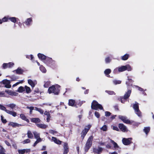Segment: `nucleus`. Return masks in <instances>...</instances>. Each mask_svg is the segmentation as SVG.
Instances as JSON below:
<instances>
[{
    "mask_svg": "<svg viewBox=\"0 0 154 154\" xmlns=\"http://www.w3.org/2000/svg\"><path fill=\"white\" fill-rule=\"evenodd\" d=\"M126 70L128 71L131 70L132 68L129 65L127 64L125 66L117 67L114 69L113 72L114 73H117L118 72H123Z\"/></svg>",
    "mask_w": 154,
    "mask_h": 154,
    "instance_id": "f257e3e1",
    "label": "nucleus"
},
{
    "mask_svg": "<svg viewBox=\"0 0 154 154\" xmlns=\"http://www.w3.org/2000/svg\"><path fill=\"white\" fill-rule=\"evenodd\" d=\"M60 87V86L58 85H52L49 88L48 91L49 94L53 93L57 95L60 92L59 88Z\"/></svg>",
    "mask_w": 154,
    "mask_h": 154,
    "instance_id": "f03ea898",
    "label": "nucleus"
},
{
    "mask_svg": "<svg viewBox=\"0 0 154 154\" xmlns=\"http://www.w3.org/2000/svg\"><path fill=\"white\" fill-rule=\"evenodd\" d=\"M93 139V137L92 136H90L88 139L85 147V152H87L91 146Z\"/></svg>",
    "mask_w": 154,
    "mask_h": 154,
    "instance_id": "7ed1b4c3",
    "label": "nucleus"
},
{
    "mask_svg": "<svg viewBox=\"0 0 154 154\" xmlns=\"http://www.w3.org/2000/svg\"><path fill=\"white\" fill-rule=\"evenodd\" d=\"M0 109L5 111L7 113L11 115L14 117H16L17 116V113L15 112L7 109L5 106L0 104Z\"/></svg>",
    "mask_w": 154,
    "mask_h": 154,
    "instance_id": "20e7f679",
    "label": "nucleus"
},
{
    "mask_svg": "<svg viewBox=\"0 0 154 154\" xmlns=\"http://www.w3.org/2000/svg\"><path fill=\"white\" fill-rule=\"evenodd\" d=\"M91 107L92 109L96 110H97L98 109H103V107L102 105L99 104L95 100H94L93 101L91 104Z\"/></svg>",
    "mask_w": 154,
    "mask_h": 154,
    "instance_id": "39448f33",
    "label": "nucleus"
},
{
    "mask_svg": "<svg viewBox=\"0 0 154 154\" xmlns=\"http://www.w3.org/2000/svg\"><path fill=\"white\" fill-rule=\"evenodd\" d=\"M119 118L121 119L125 123L132 124L133 125H135V122L133 121H130L128 120L127 117L125 116H119Z\"/></svg>",
    "mask_w": 154,
    "mask_h": 154,
    "instance_id": "423d86ee",
    "label": "nucleus"
},
{
    "mask_svg": "<svg viewBox=\"0 0 154 154\" xmlns=\"http://www.w3.org/2000/svg\"><path fill=\"white\" fill-rule=\"evenodd\" d=\"M133 108L135 110L136 114L139 116H141V113L139 109V104L135 102L133 105Z\"/></svg>",
    "mask_w": 154,
    "mask_h": 154,
    "instance_id": "0eeeda50",
    "label": "nucleus"
},
{
    "mask_svg": "<svg viewBox=\"0 0 154 154\" xmlns=\"http://www.w3.org/2000/svg\"><path fill=\"white\" fill-rule=\"evenodd\" d=\"M91 127V125H88L85 126L84 129L82 131L81 134V137L82 138V139H84Z\"/></svg>",
    "mask_w": 154,
    "mask_h": 154,
    "instance_id": "6e6552de",
    "label": "nucleus"
},
{
    "mask_svg": "<svg viewBox=\"0 0 154 154\" xmlns=\"http://www.w3.org/2000/svg\"><path fill=\"white\" fill-rule=\"evenodd\" d=\"M49 66H54L55 64V61L51 58L48 57L46 59V62L45 63Z\"/></svg>",
    "mask_w": 154,
    "mask_h": 154,
    "instance_id": "1a4fd4ad",
    "label": "nucleus"
},
{
    "mask_svg": "<svg viewBox=\"0 0 154 154\" xmlns=\"http://www.w3.org/2000/svg\"><path fill=\"white\" fill-rule=\"evenodd\" d=\"M2 83L5 85V87L7 88H10L11 85L10 84V81L7 79H5L2 81Z\"/></svg>",
    "mask_w": 154,
    "mask_h": 154,
    "instance_id": "9d476101",
    "label": "nucleus"
},
{
    "mask_svg": "<svg viewBox=\"0 0 154 154\" xmlns=\"http://www.w3.org/2000/svg\"><path fill=\"white\" fill-rule=\"evenodd\" d=\"M131 92V91L130 90H129L128 91L125 93V94L124 96V97L122 98L121 99V101L122 103H123V101L122 99H128L130 96Z\"/></svg>",
    "mask_w": 154,
    "mask_h": 154,
    "instance_id": "9b49d317",
    "label": "nucleus"
},
{
    "mask_svg": "<svg viewBox=\"0 0 154 154\" xmlns=\"http://www.w3.org/2000/svg\"><path fill=\"white\" fill-rule=\"evenodd\" d=\"M28 83L31 86L32 88L34 87L35 85L37 84V82L35 80H32L30 79L28 80Z\"/></svg>",
    "mask_w": 154,
    "mask_h": 154,
    "instance_id": "f8f14e48",
    "label": "nucleus"
},
{
    "mask_svg": "<svg viewBox=\"0 0 154 154\" xmlns=\"http://www.w3.org/2000/svg\"><path fill=\"white\" fill-rule=\"evenodd\" d=\"M14 64L12 62H10L8 63H4L3 65V68L5 69L7 68H10L12 67Z\"/></svg>",
    "mask_w": 154,
    "mask_h": 154,
    "instance_id": "ddd939ff",
    "label": "nucleus"
},
{
    "mask_svg": "<svg viewBox=\"0 0 154 154\" xmlns=\"http://www.w3.org/2000/svg\"><path fill=\"white\" fill-rule=\"evenodd\" d=\"M131 138H129L127 139L123 138L122 140L123 143L125 145H128L131 143V141L132 140Z\"/></svg>",
    "mask_w": 154,
    "mask_h": 154,
    "instance_id": "4468645a",
    "label": "nucleus"
},
{
    "mask_svg": "<svg viewBox=\"0 0 154 154\" xmlns=\"http://www.w3.org/2000/svg\"><path fill=\"white\" fill-rule=\"evenodd\" d=\"M68 104L69 106L77 107L76 105V102L75 100L70 99L69 100Z\"/></svg>",
    "mask_w": 154,
    "mask_h": 154,
    "instance_id": "2eb2a0df",
    "label": "nucleus"
},
{
    "mask_svg": "<svg viewBox=\"0 0 154 154\" xmlns=\"http://www.w3.org/2000/svg\"><path fill=\"white\" fill-rule=\"evenodd\" d=\"M119 127L120 129L123 132H125L127 131V128L126 127L122 124H119Z\"/></svg>",
    "mask_w": 154,
    "mask_h": 154,
    "instance_id": "dca6fc26",
    "label": "nucleus"
},
{
    "mask_svg": "<svg viewBox=\"0 0 154 154\" xmlns=\"http://www.w3.org/2000/svg\"><path fill=\"white\" fill-rule=\"evenodd\" d=\"M6 106L9 107L12 109H14L15 108H18V106L16 105V104L14 103H11L6 105Z\"/></svg>",
    "mask_w": 154,
    "mask_h": 154,
    "instance_id": "f3484780",
    "label": "nucleus"
},
{
    "mask_svg": "<svg viewBox=\"0 0 154 154\" xmlns=\"http://www.w3.org/2000/svg\"><path fill=\"white\" fill-rule=\"evenodd\" d=\"M5 92L7 93L9 95L11 96H17L18 94L16 92H13L11 90H6Z\"/></svg>",
    "mask_w": 154,
    "mask_h": 154,
    "instance_id": "a211bd4d",
    "label": "nucleus"
},
{
    "mask_svg": "<svg viewBox=\"0 0 154 154\" xmlns=\"http://www.w3.org/2000/svg\"><path fill=\"white\" fill-rule=\"evenodd\" d=\"M38 56L39 58L42 61L45 60L46 59V57L42 54L38 53Z\"/></svg>",
    "mask_w": 154,
    "mask_h": 154,
    "instance_id": "6ab92c4d",
    "label": "nucleus"
},
{
    "mask_svg": "<svg viewBox=\"0 0 154 154\" xmlns=\"http://www.w3.org/2000/svg\"><path fill=\"white\" fill-rule=\"evenodd\" d=\"M51 140L52 141H54L55 143L57 144H60L61 143V141L57 139L56 137H52Z\"/></svg>",
    "mask_w": 154,
    "mask_h": 154,
    "instance_id": "aec40b11",
    "label": "nucleus"
},
{
    "mask_svg": "<svg viewBox=\"0 0 154 154\" xmlns=\"http://www.w3.org/2000/svg\"><path fill=\"white\" fill-rule=\"evenodd\" d=\"M103 150V148L101 147H98V148H94L93 152L94 153H99Z\"/></svg>",
    "mask_w": 154,
    "mask_h": 154,
    "instance_id": "412c9836",
    "label": "nucleus"
},
{
    "mask_svg": "<svg viewBox=\"0 0 154 154\" xmlns=\"http://www.w3.org/2000/svg\"><path fill=\"white\" fill-rule=\"evenodd\" d=\"M9 125H11L13 127H19L21 126V125H20L18 123L12 122H10L8 124Z\"/></svg>",
    "mask_w": 154,
    "mask_h": 154,
    "instance_id": "4be33fe9",
    "label": "nucleus"
},
{
    "mask_svg": "<svg viewBox=\"0 0 154 154\" xmlns=\"http://www.w3.org/2000/svg\"><path fill=\"white\" fill-rule=\"evenodd\" d=\"M44 114L47 116V121L48 122H49L51 118L49 112H48L45 111L44 113Z\"/></svg>",
    "mask_w": 154,
    "mask_h": 154,
    "instance_id": "5701e85b",
    "label": "nucleus"
},
{
    "mask_svg": "<svg viewBox=\"0 0 154 154\" xmlns=\"http://www.w3.org/2000/svg\"><path fill=\"white\" fill-rule=\"evenodd\" d=\"M13 72H15L17 74H22L23 72V70L21 68H18L17 69L14 70Z\"/></svg>",
    "mask_w": 154,
    "mask_h": 154,
    "instance_id": "b1692460",
    "label": "nucleus"
},
{
    "mask_svg": "<svg viewBox=\"0 0 154 154\" xmlns=\"http://www.w3.org/2000/svg\"><path fill=\"white\" fill-rule=\"evenodd\" d=\"M63 147L64 149V152L68 153L69 150H68V144L66 143H64L63 145Z\"/></svg>",
    "mask_w": 154,
    "mask_h": 154,
    "instance_id": "393cba45",
    "label": "nucleus"
},
{
    "mask_svg": "<svg viewBox=\"0 0 154 154\" xmlns=\"http://www.w3.org/2000/svg\"><path fill=\"white\" fill-rule=\"evenodd\" d=\"M32 21V19L31 18H28L25 22L26 24L28 26H29Z\"/></svg>",
    "mask_w": 154,
    "mask_h": 154,
    "instance_id": "a878e982",
    "label": "nucleus"
},
{
    "mask_svg": "<svg viewBox=\"0 0 154 154\" xmlns=\"http://www.w3.org/2000/svg\"><path fill=\"white\" fill-rule=\"evenodd\" d=\"M44 87L45 88H48L50 85L51 82L48 80L44 81Z\"/></svg>",
    "mask_w": 154,
    "mask_h": 154,
    "instance_id": "bb28decb",
    "label": "nucleus"
},
{
    "mask_svg": "<svg viewBox=\"0 0 154 154\" xmlns=\"http://www.w3.org/2000/svg\"><path fill=\"white\" fill-rule=\"evenodd\" d=\"M20 118L23 120L26 121L27 122H29V120L26 118L25 115L23 114L20 115Z\"/></svg>",
    "mask_w": 154,
    "mask_h": 154,
    "instance_id": "cd10ccee",
    "label": "nucleus"
},
{
    "mask_svg": "<svg viewBox=\"0 0 154 154\" xmlns=\"http://www.w3.org/2000/svg\"><path fill=\"white\" fill-rule=\"evenodd\" d=\"M5 150L4 148L0 145V154H6Z\"/></svg>",
    "mask_w": 154,
    "mask_h": 154,
    "instance_id": "c85d7f7f",
    "label": "nucleus"
},
{
    "mask_svg": "<svg viewBox=\"0 0 154 154\" xmlns=\"http://www.w3.org/2000/svg\"><path fill=\"white\" fill-rule=\"evenodd\" d=\"M36 125L38 127L42 129L45 128L47 127V126L44 124H37Z\"/></svg>",
    "mask_w": 154,
    "mask_h": 154,
    "instance_id": "c756f323",
    "label": "nucleus"
},
{
    "mask_svg": "<svg viewBox=\"0 0 154 154\" xmlns=\"http://www.w3.org/2000/svg\"><path fill=\"white\" fill-rule=\"evenodd\" d=\"M18 19L17 18L14 17H9V20L12 22L15 23L17 21V20Z\"/></svg>",
    "mask_w": 154,
    "mask_h": 154,
    "instance_id": "7c9ffc66",
    "label": "nucleus"
},
{
    "mask_svg": "<svg viewBox=\"0 0 154 154\" xmlns=\"http://www.w3.org/2000/svg\"><path fill=\"white\" fill-rule=\"evenodd\" d=\"M28 137L30 139H32L33 137V135L31 131H28L27 133Z\"/></svg>",
    "mask_w": 154,
    "mask_h": 154,
    "instance_id": "2f4dec72",
    "label": "nucleus"
},
{
    "mask_svg": "<svg viewBox=\"0 0 154 154\" xmlns=\"http://www.w3.org/2000/svg\"><path fill=\"white\" fill-rule=\"evenodd\" d=\"M31 121L33 122L37 123L39 122L40 120L38 118H34L32 119Z\"/></svg>",
    "mask_w": 154,
    "mask_h": 154,
    "instance_id": "473e14b6",
    "label": "nucleus"
},
{
    "mask_svg": "<svg viewBox=\"0 0 154 154\" xmlns=\"http://www.w3.org/2000/svg\"><path fill=\"white\" fill-rule=\"evenodd\" d=\"M133 82V81L131 79H128L127 81H126V83L128 86H130L132 85V83Z\"/></svg>",
    "mask_w": 154,
    "mask_h": 154,
    "instance_id": "72a5a7b5",
    "label": "nucleus"
},
{
    "mask_svg": "<svg viewBox=\"0 0 154 154\" xmlns=\"http://www.w3.org/2000/svg\"><path fill=\"white\" fill-rule=\"evenodd\" d=\"M33 133L35 138H38L40 137V134L39 133L35 131H34L33 132Z\"/></svg>",
    "mask_w": 154,
    "mask_h": 154,
    "instance_id": "f704fd0d",
    "label": "nucleus"
},
{
    "mask_svg": "<svg viewBox=\"0 0 154 154\" xmlns=\"http://www.w3.org/2000/svg\"><path fill=\"white\" fill-rule=\"evenodd\" d=\"M26 152H28L27 149H24L21 150H18V152L19 154H23Z\"/></svg>",
    "mask_w": 154,
    "mask_h": 154,
    "instance_id": "c9c22d12",
    "label": "nucleus"
},
{
    "mask_svg": "<svg viewBox=\"0 0 154 154\" xmlns=\"http://www.w3.org/2000/svg\"><path fill=\"white\" fill-rule=\"evenodd\" d=\"M111 72V70L110 69H107L104 72L105 74L107 75V77H109L108 75Z\"/></svg>",
    "mask_w": 154,
    "mask_h": 154,
    "instance_id": "e433bc0d",
    "label": "nucleus"
},
{
    "mask_svg": "<svg viewBox=\"0 0 154 154\" xmlns=\"http://www.w3.org/2000/svg\"><path fill=\"white\" fill-rule=\"evenodd\" d=\"M24 91V88L22 86H20L18 88L17 90V91L19 93H22Z\"/></svg>",
    "mask_w": 154,
    "mask_h": 154,
    "instance_id": "4c0bfd02",
    "label": "nucleus"
},
{
    "mask_svg": "<svg viewBox=\"0 0 154 154\" xmlns=\"http://www.w3.org/2000/svg\"><path fill=\"white\" fill-rule=\"evenodd\" d=\"M129 57V55L128 54H125L122 57V60H127Z\"/></svg>",
    "mask_w": 154,
    "mask_h": 154,
    "instance_id": "58836bf2",
    "label": "nucleus"
},
{
    "mask_svg": "<svg viewBox=\"0 0 154 154\" xmlns=\"http://www.w3.org/2000/svg\"><path fill=\"white\" fill-rule=\"evenodd\" d=\"M40 69L41 70V71L44 73H45L46 72V70L45 68V67L43 66H41L40 67Z\"/></svg>",
    "mask_w": 154,
    "mask_h": 154,
    "instance_id": "ea45409f",
    "label": "nucleus"
},
{
    "mask_svg": "<svg viewBox=\"0 0 154 154\" xmlns=\"http://www.w3.org/2000/svg\"><path fill=\"white\" fill-rule=\"evenodd\" d=\"M150 130V128L149 127H147L144 128L143 130L144 132L146 134H147L149 132Z\"/></svg>",
    "mask_w": 154,
    "mask_h": 154,
    "instance_id": "a19ab883",
    "label": "nucleus"
},
{
    "mask_svg": "<svg viewBox=\"0 0 154 154\" xmlns=\"http://www.w3.org/2000/svg\"><path fill=\"white\" fill-rule=\"evenodd\" d=\"M24 88L26 90V92L27 93H29L31 92V91L30 87L27 86H25Z\"/></svg>",
    "mask_w": 154,
    "mask_h": 154,
    "instance_id": "79ce46f5",
    "label": "nucleus"
},
{
    "mask_svg": "<svg viewBox=\"0 0 154 154\" xmlns=\"http://www.w3.org/2000/svg\"><path fill=\"white\" fill-rule=\"evenodd\" d=\"M110 141L113 144V145L114 147L115 148H118L119 146L113 140H110Z\"/></svg>",
    "mask_w": 154,
    "mask_h": 154,
    "instance_id": "37998d69",
    "label": "nucleus"
},
{
    "mask_svg": "<svg viewBox=\"0 0 154 154\" xmlns=\"http://www.w3.org/2000/svg\"><path fill=\"white\" fill-rule=\"evenodd\" d=\"M105 92L107 93L108 94L110 95H115V93L112 91H106Z\"/></svg>",
    "mask_w": 154,
    "mask_h": 154,
    "instance_id": "c03bdc74",
    "label": "nucleus"
},
{
    "mask_svg": "<svg viewBox=\"0 0 154 154\" xmlns=\"http://www.w3.org/2000/svg\"><path fill=\"white\" fill-rule=\"evenodd\" d=\"M30 142V140L29 139H27L26 140H25L22 142L23 144L29 143Z\"/></svg>",
    "mask_w": 154,
    "mask_h": 154,
    "instance_id": "a18cd8bd",
    "label": "nucleus"
},
{
    "mask_svg": "<svg viewBox=\"0 0 154 154\" xmlns=\"http://www.w3.org/2000/svg\"><path fill=\"white\" fill-rule=\"evenodd\" d=\"M26 108L27 109H30L29 113L30 114H32V110L34 109V107L32 106H27Z\"/></svg>",
    "mask_w": 154,
    "mask_h": 154,
    "instance_id": "49530a36",
    "label": "nucleus"
},
{
    "mask_svg": "<svg viewBox=\"0 0 154 154\" xmlns=\"http://www.w3.org/2000/svg\"><path fill=\"white\" fill-rule=\"evenodd\" d=\"M111 60V59L109 57H108L106 58L105 59V61L106 63H109Z\"/></svg>",
    "mask_w": 154,
    "mask_h": 154,
    "instance_id": "de8ad7c7",
    "label": "nucleus"
},
{
    "mask_svg": "<svg viewBox=\"0 0 154 154\" xmlns=\"http://www.w3.org/2000/svg\"><path fill=\"white\" fill-rule=\"evenodd\" d=\"M113 83L115 85L119 84L121 83V81L115 80L113 81Z\"/></svg>",
    "mask_w": 154,
    "mask_h": 154,
    "instance_id": "09e8293b",
    "label": "nucleus"
},
{
    "mask_svg": "<svg viewBox=\"0 0 154 154\" xmlns=\"http://www.w3.org/2000/svg\"><path fill=\"white\" fill-rule=\"evenodd\" d=\"M100 129L103 131H106L107 130V127L106 125H104L100 128Z\"/></svg>",
    "mask_w": 154,
    "mask_h": 154,
    "instance_id": "8fccbe9b",
    "label": "nucleus"
},
{
    "mask_svg": "<svg viewBox=\"0 0 154 154\" xmlns=\"http://www.w3.org/2000/svg\"><path fill=\"white\" fill-rule=\"evenodd\" d=\"M9 17L7 16L4 17L2 19L4 22H7L8 19H9Z\"/></svg>",
    "mask_w": 154,
    "mask_h": 154,
    "instance_id": "3c124183",
    "label": "nucleus"
},
{
    "mask_svg": "<svg viewBox=\"0 0 154 154\" xmlns=\"http://www.w3.org/2000/svg\"><path fill=\"white\" fill-rule=\"evenodd\" d=\"M1 118L2 122L4 123H5L7 122L6 119H4V117L2 116H1Z\"/></svg>",
    "mask_w": 154,
    "mask_h": 154,
    "instance_id": "603ef678",
    "label": "nucleus"
},
{
    "mask_svg": "<svg viewBox=\"0 0 154 154\" xmlns=\"http://www.w3.org/2000/svg\"><path fill=\"white\" fill-rule=\"evenodd\" d=\"M0 97H6L4 91H0Z\"/></svg>",
    "mask_w": 154,
    "mask_h": 154,
    "instance_id": "864d4df0",
    "label": "nucleus"
},
{
    "mask_svg": "<svg viewBox=\"0 0 154 154\" xmlns=\"http://www.w3.org/2000/svg\"><path fill=\"white\" fill-rule=\"evenodd\" d=\"M23 80L21 81L20 82H17L15 84L13 85V87H14L17 85L18 84L20 83H22L23 82Z\"/></svg>",
    "mask_w": 154,
    "mask_h": 154,
    "instance_id": "5fc2aeb1",
    "label": "nucleus"
},
{
    "mask_svg": "<svg viewBox=\"0 0 154 154\" xmlns=\"http://www.w3.org/2000/svg\"><path fill=\"white\" fill-rule=\"evenodd\" d=\"M95 116L97 118H99L100 116V115L99 112L96 111L94 113Z\"/></svg>",
    "mask_w": 154,
    "mask_h": 154,
    "instance_id": "6e6d98bb",
    "label": "nucleus"
},
{
    "mask_svg": "<svg viewBox=\"0 0 154 154\" xmlns=\"http://www.w3.org/2000/svg\"><path fill=\"white\" fill-rule=\"evenodd\" d=\"M112 127L113 130H116V131H119V129L116 126H112Z\"/></svg>",
    "mask_w": 154,
    "mask_h": 154,
    "instance_id": "4d7b16f0",
    "label": "nucleus"
},
{
    "mask_svg": "<svg viewBox=\"0 0 154 154\" xmlns=\"http://www.w3.org/2000/svg\"><path fill=\"white\" fill-rule=\"evenodd\" d=\"M111 115V113L109 112L106 111L105 112V116H109Z\"/></svg>",
    "mask_w": 154,
    "mask_h": 154,
    "instance_id": "13d9d810",
    "label": "nucleus"
},
{
    "mask_svg": "<svg viewBox=\"0 0 154 154\" xmlns=\"http://www.w3.org/2000/svg\"><path fill=\"white\" fill-rule=\"evenodd\" d=\"M11 81H15L17 79L16 77L14 76H11Z\"/></svg>",
    "mask_w": 154,
    "mask_h": 154,
    "instance_id": "bf43d9fd",
    "label": "nucleus"
},
{
    "mask_svg": "<svg viewBox=\"0 0 154 154\" xmlns=\"http://www.w3.org/2000/svg\"><path fill=\"white\" fill-rule=\"evenodd\" d=\"M38 111L41 114H43L44 112L43 110L40 108L39 109Z\"/></svg>",
    "mask_w": 154,
    "mask_h": 154,
    "instance_id": "052dcab7",
    "label": "nucleus"
},
{
    "mask_svg": "<svg viewBox=\"0 0 154 154\" xmlns=\"http://www.w3.org/2000/svg\"><path fill=\"white\" fill-rule=\"evenodd\" d=\"M36 139H37L36 141L38 143H39V142H41L42 141V139L40 138V137H39V138H36Z\"/></svg>",
    "mask_w": 154,
    "mask_h": 154,
    "instance_id": "680f3d73",
    "label": "nucleus"
},
{
    "mask_svg": "<svg viewBox=\"0 0 154 154\" xmlns=\"http://www.w3.org/2000/svg\"><path fill=\"white\" fill-rule=\"evenodd\" d=\"M49 132L53 134H54L55 133H56V131H54L53 130H51L49 131Z\"/></svg>",
    "mask_w": 154,
    "mask_h": 154,
    "instance_id": "e2e57ef3",
    "label": "nucleus"
},
{
    "mask_svg": "<svg viewBox=\"0 0 154 154\" xmlns=\"http://www.w3.org/2000/svg\"><path fill=\"white\" fill-rule=\"evenodd\" d=\"M136 87L138 88V90L140 91H143V89L140 88V87H138V86H136Z\"/></svg>",
    "mask_w": 154,
    "mask_h": 154,
    "instance_id": "0e129e2a",
    "label": "nucleus"
},
{
    "mask_svg": "<svg viewBox=\"0 0 154 154\" xmlns=\"http://www.w3.org/2000/svg\"><path fill=\"white\" fill-rule=\"evenodd\" d=\"M5 143L8 146H11L10 144L7 141H5Z\"/></svg>",
    "mask_w": 154,
    "mask_h": 154,
    "instance_id": "69168bd1",
    "label": "nucleus"
},
{
    "mask_svg": "<svg viewBox=\"0 0 154 154\" xmlns=\"http://www.w3.org/2000/svg\"><path fill=\"white\" fill-rule=\"evenodd\" d=\"M39 92V91L38 89H36L34 91L35 93H38Z\"/></svg>",
    "mask_w": 154,
    "mask_h": 154,
    "instance_id": "338daca9",
    "label": "nucleus"
},
{
    "mask_svg": "<svg viewBox=\"0 0 154 154\" xmlns=\"http://www.w3.org/2000/svg\"><path fill=\"white\" fill-rule=\"evenodd\" d=\"M46 149V146H43L42 147V148L41 149L42 150H45Z\"/></svg>",
    "mask_w": 154,
    "mask_h": 154,
    "instance_id": "774afa93",
    "label": "nucleus"
}]
</instances>
